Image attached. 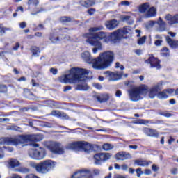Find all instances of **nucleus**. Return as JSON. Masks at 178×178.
I'll return each mask as SVG.
<instances>
[{
	"label": "nucleus",
	"instance_id": "nucleus-10",
	"mask_svg": "<svg viewBox=\"0 0 178 178\" xmlns=\"http://www.w3.org/2000/svg\"><path fill=\"white\" fill-rule=\"evenodd\" d=\"M67 149H73L76 151L77 149H83L84 151H87L88 149V143L78 141L74 142L72 143H70L66 146Z\"/></svg>",
	"mask_w": 178,
	"mask_h": 178
},
{
	"label": "nucleus",
	"instance_id": "nucleus-29",
	"mask_svg": "<svg viewBox=\"0 0 178 178\" xmlns=\"http://www.w3.org/2000/svg\"><path fill=\"white\" fill-rule=\"evenodd\" d=\"M122 22L129 25L133 24V23H134V21L133 20V19L129 15H125L122 17Z\"/></svg>",
	"mask_w": 178,
	"mask_h": 178
},
{
	"label": "nucleus",
	"instance_id": "nucleus-48",
	"mask_svg": "<svg viewBox=\"0 0 178 178\" xmlns=\"http://www.w3.org/2000/svg\"><path fill=\"white\" fill-rule=\"evenodd\" d=\"M115 67L116 68L120 67L121 70H124V66H123L122 65H120V63H115Z\"/></svg>",
	"mask_w": 178,
	"mask_h": 178
},
{
	"label": "nucleus",
	"instance_id": "nucleus-39",
	"mask_svg": "<svg viewBox=\"0 0 178 178\" xmlns=\"http://www.w3.org/2000/svg\"><path fill=\"white\" fill-rule=\"evenodd\" d=\"M58 118H61V119H69V115H67V114L65 113L60 111V115Z\"/></svg>",
	"mask_w": 178,
	"mask_h": 178
},
{
	"label": "nucleus",
	"instance_id": "nucleus-11",
	"mask_svg": "<svg viewBox=\"0 0 178 178\" xmlns=\"http://www.w3.org/2000/svg\"><path fill=\"white\" fill-rule=\"evenodd\" d=\"M112 155L110 153H98L94 155L95 165H101L102 162L110 159Z\"/></svg>",
	"mask_w": 178,
	"mask_h": 178
},
{
	"label": "nucleus",
	"instance_id": "nucleus-15",
	"mask_svg": "<svg viewBox=\"0 0 178 178\" xmlns=\"http://www.w3.org/2000/svg\"><path fill=\"white\" fill-rule=\"evenodd\" d=\"M165 20L167 21L168 24H178V14L174 16H172L170 14H167L165 16Z\"/></svg>",
	"mask_w": 178,
	"mask_h": 178
},
{
	"label": "nucleus",
	"instance_id": "nucleus-34",
	"mask_svg": "<svg viewBox=\"0 0 178 178\" xmlns=\"http://www.w3.org/2000/svg\"><path fill=\"white\" fill-rule=\"evenodd\" d=\"M102 148L104 151H111V149H113V145L109 143H105L103 145Z\"/></svg>",
	"mask_w": 178,
	"mask_h": 178
},
{
	"label": "nucleus",
	"instance_id": "nucleus-42",
	"mask_svg": "<svg viewBox=\"0 0 178 178\" xmlns=\"http://www.w3.org/2000/svg\"><path fill=\"white\" fill-rule=\"evenodd\" d=\"M149 120H140L139 122H136L137 124H148Z\"/></svg>",
	"mask_w": 178,
	"mask_h": 178
},
{
	"label": "nucleus",
	"instance_id": "nucleus-9",
	"mask_svg": "<svg viewBox=\"0 0 178 178\" xmlns=\"http://www.w3.org/2000/svg\"><path fill=\"white\" fill-rule=\"evenodd\" d=\"M58 33V35H56L55 33H51L49 36V40L53 44H57L59 41H62V40H70V36L67 35L63 37V35L60 34V33H69V29L67 28H60Z\"/></svg>",
	"mask_w": 178,
	"mask_h": 178
},
{
	"label": "nucleus",
	"instance_id": "nucleus-14",
	"mask_svg": "<svg viewBox=\"0 0 178 178\" xmlns=\"http://www.w3.org/2000/svg\"><path fill=\"white\" fill-rule=\"evenodd\" d=\"M115 159L118 161H126V159H131V154L126 152H120L115 154Z\"/></svg>",
	"mask_w": 178,
	"mask_h": 178
},
{
	"label": "nucleus",
	"instance_id": "nucleus-6",
	"mask_svg": "<svg viewBox=\"0 0 178 178\" xmlns=\"http://www.w3.org/2000/svg\"><path fill=\"white\" fill-rule=\"evenodd\" d=\"M55 165H56V163L49 159L41 161L39 163H35L34 161L29 162V166L33 168L38 173H41L42 175L51 172L55 168Z\"/></svg>",
	"mask_w": 178,
	"mask_h": 178
},
{
	"label": "nucleus",
	"instance_id": "nucleus-32",
	"mask_svg": "<svg viewBox=\"0 0 178 178\" xmlns=\"http://www.w3.org/2000/svg\"><path fill=\"white\" fill-rule=\"evenodd\" d=\"M168 95L166 94V91L163 90L162 92H160L157 94V98L159 99H166L168 98Z\"/></svg>",
	"mask_w": 178,
	"mask_h": 178
},
{
	"label": "nucleus",
	"instance_id": "nucleus-2",
	"mask_svg": "<svg viewBox=\"0 0 178 178\" xmlns=\"http://www.w3.org/2000/svg\"><path fill=\"white\" fill-rule=\"evenodd\" d=\"M81 56L86 63L92 65V68L96 70H105L112 66L115 59V54L112 51L101 53L97 58H93L88 51L81 53Z\"/></svg>",
	"mask_w": 178,
	"mask_h": 178
},
{
	"label": "nucleus",
	"instance_id": "nucleus-30",
	"mask_svg": "<svg viewBox=\"0 0 178 178\" xmlns=\"http://www.w3.org/2000/svg\"><path fill=\"white\" fill-rule=\"evenodd\" d=\"M31 52L32 53V56H38V54H40V48L33 46L31 47L30 49Z\"/></svg>",
	"mask_w": 178,
	"mask_h": 178
},
{
	"label": "nucleus",
	"instance_id": "nucleus-50",
	"mask_svg": "<svg viewBox=\"0 0 178 178\" xmlns=\"http://www.w3.org/2000/svg\"><path fill=\"white\" fill-rule=\"evenodd\" d=\"M152 169L153 172H158V170H159V168L158 166H156L155 164H153L152 165Z\"/></svg>",
	"mask_w": 178,
	"mask_h": 178
},
{
	"label": "nucleus",
	"instance_id": "nucleus-17",
	"mask_svg": "<svg viewBox=\"0 0 178 178\" xmlns=\"http://www.w3.org/2000/svg\"><path fill=\"white\" fill-rule=\"evenodd\" d=\"M121 35L118 30L112 33L111 35H108V42H115L120 38Z\"/></svg>",
	"mask_w": 178,
	"mask_h": 178
},
{
	"label": "nucleus",
	"instance_id": "nucleus-5",
	"mask_svg": "<svg viewBox=\"0 0 178 178\" xmlns=\"http://www.w3.org/2000/svg\"><path fill=\"white\" fill-rule=\"evenodd\" d=\"M88 73L90 72L86 69L74 67L70 70V74L60 76L58 81L65 84H76L81 81L83 77L88 76Z\"/></svg>",
	"mask_w": 178,
	"mask_h": 178
},
{
	"label": "nucleus",
	"instance_id": "nucleus-51",
	"mask_svg": "<svg viewBox=\"0 0 178 178\" xmlns=\"http://www.w3.org/2000/svg\"><path fill=\"white\" fill-rule=\"evenodd\" d=\"M26 26H27V24L26 23V22H23L19 24L20 29H26Z\"/></svg>",
	"mask_w": 178,
	"mask_h": 178
},
{
	"label": "nucleus",
	"instance_id": "nucleus-31",
	"mask_svg": "<svg viewBox=\"0 0 178 178\" xmlns=\"http://www.w3.org/2000/svg\"><path fill=\"white\" fill-rule=\"evenodd\" d=\"M118 31L120 33V35H127V34H129L130 33V29L125 26L122 29H118Z\"/></svg>",
	"mask_w": 178,
	"mask_h": 178
},
{
	"label": "nucleus",
	"instance_id": "nucleus-40",
	"mask_svg": "<svg viewBox=\"0 0 178 178\" xmlns=\"http://www.w3.org/2000/svg\"><path fill=\"white\" fill-rule=\"evenodd\" d=\"M40 126H42V127H49V128L54 127L52 124L49 122H43L40 124Z\"/></svg>",
	"mask_w": 178,
	"mask_h": 178
},
{
	"label": "nucleus",
	"instance_id": "nucleus-20",
	"mask_svg": "<svg viewBox=\"0 0 178 178\" xmlns=\"http://www.w3.org/2000/svg\"><path fill=\"white\" fill-rule=\"evenodd\" d=\"M79 5L83 6V8H91L95 5V0H81L79 1Z\"/></svg>",
	"mask_w": 178,
	"mask_h": 178
},
{
	"label": "nucleus",
	"instance_id": "nucleus-38",
	"mask_svg": "<svg viewBox=\"0 0 178 178\" xmlns=\"http://www.w3.org/2000/svg\"><path fill=\"white\" fill-rule=\"evenodd\" d=\"M60 114V111L58 110H54L49 114L51 116H56V118H59Z\"/></svg>",
	"mask_w": 178,
	"mask_h": 178
},
{
	"label": "nucleus",
	"instance_id": "nucleus-21",
	"mask_svg": "<svg viewBox=\"0 0 178 178\" xmlns=\"http://www.w3.org/2000/svg\"><path fill=\"white\" fill-rule=\"evenodd\" d=\"M156 15V8L155 7H149L146 12L145 17L147 18L154 17Z\"/></svg>",
	"mask_w": 178,
	"mask_h": 178
},
{
	"label": "nucleus",
	"instance_id": "nucleus-43",
	"mask_svg": "<svg viewBox=\"0 0 178 178\" xmlns=\"http://www.w3.org/2000/svg\"><path fill=\"white\" fill-rule=\"evenodd\" d=\"M8 91V88H6V86L1 85L0 86V92H6Z\"/></svg>",
	"mask_w": 178,
	"mask_h": 178
},
{
	"label": "nucleus",
	"instance_id": "nucleus-19",
	"mask_svg": "<svg viewBox=\"0 0 178 178\" xmlns=\"http://www.w3.org/2000/svg\"><path fill=\"white\" fill-rule=\"evenodd\" d=\"M8 166L9 169H15V168H19L20 166V162L16 159H10L8 161Z\"/></svg>",
	"mask_w": 178,
	"mask_h": 178
},
{
	"label": "nucleus",
	"instance_id": "nucleus-64",
	"mask_svg": "<svg viewBox=\"0 0 178 178\" xmlns=\"http://www.w3.org/2000/svg\"><path fill=\"white\" fill-rule=\"evenodd\" d=\"M0 33L5 34V28L0 26Z\"/></svg>",
	"mask_w": 178,
	"mask_h": 178
},
{
	"label": "nucleus",
	"instance_id": "nucleus-8",
	"mask_svg": "<svg viewBox=\"0 0 178 178\" xmlns=\"http://www.w3.org/2000/svg\"><path fill=\"white\" fill-rule=\"evenodd\" d=\"M46 147L49 149L53 154H58V155H62L65 154V149L63 148V145L62 143L59 142H47L46 143Z\"/></svg>",
	"mask_w": 178,
	"mask_h": 178
},
{
	"label": "nucleus",
	"instance_id": "nucleus-26",
	"mask_svg": "<svg viewBox=\"0 0 178 178\" xmlns=\"http://www.w3.org/2000/svg\"><path fill=\"white\" fill-rule=\"evenodd\" d=\"M166 41L171 48H176L178 47V41L172 40L169 36L166 37Z\"/></svg>",
	"mask_w": 178,
	"mask_h": 178
},
{
	"label": "nucleus",
	"instance_id": "nucleus-58",
	"mask_svg": "<svg viewBox=\"0 0 178 178\" xmlns=\"http://www.w3.org/2000/svg\"><path fill=\"white\" fill-rule=\"evenodd\" d=\"M72 90V86H67L64 88V92H66V91H70Z\"/></svg>",
	"mask_w": 178,
	"mask_h": 178
},
{
	"label": "nucleus",
	"instance_id": "nucleus-24",
	"mask_svg": "<svg viewBox=\"0 0 178 178\" xmlns=\"http://www.w3.org/2000/svg\"><path fill=\"white\" fill-rule=\"evenodd\" d=\"M149 8H151V5H149V3H145L139 6L138 10L140 13H147Z\"/></svg>",
	"mask_w": 178,
	"mask_h": 178
},
{
	"label": "nucleus",
	"instance_id": "nucleus-47",
	"mask_svg": "<svg viewBox=\"0 0 178 178\" xmlns=\"http://www.w3.org/2000/svg\"><path fill=\"white\" fill-rule=\"evenodd\" d=\"M88 15H90V16H92V15H94V13H95V8H90L88 10Z\"/></svg>",
	"mask_w": 178,
	"mask_h": 178
},
{
	"label": "nucleus",
	"instance_id": "nucleus-18",
	"mask_svg": "<svg viewBox=\"0 0 178 178\" xmlns=\"http://www.w3.org/2000/svg\"><path fill=\"white\" fill-rule=\"evenodd\" d=\"M123 76V73L120 72H111L110 77L108 78L109 81H118L120 80Z\"/></svg>",
	"mask_w": 178,
	"mask_h": 178
},
{
	"label": "nucleus",
	"instance_id": "nucleus-53",
	"mask_svg": "<svg viewBox=\"0 0 178 178\" xmlns=\"http://www.w3.org/2000/svg\"><path fill=\"white\" fill-rule=\"evenodd\" d=\"M19 48H20V44L19 42H17L15 44V46L13 47V49L14 51H17V49H19Z\"/></svg>",
	"mask_w": 178,
	"mask_h": 178
},
{
	"label": "nucleus",
	"instance_id": "nucleus-16",
	"mask_svg": "<svg viewBox=\"0 0 178 178\" xmlns=\"http://www.w3.org/2000/svg\"><path fill=\"white\" fill-rule=\"evenodd\" d=\"M105 26L108 30H115V29L119 26V22H118L116 19L107 21L105 24Z\"/></svg>",
	"mask_w": 178,
	"mask_h": 178
},
{
	"label": "nucleus",
	"instance_id": "nucleus-1",
	"mask_svg": "<svg viewBox=\"0 0 178 178\" xmlns=\"http://www.w3.org/2000/svg\"><path fill=\"white\" fill-rule=\"evenodd\" d=\"M44 136L42 134H29V135H19L13 138H1L0 139V159H2L5 156V154L2 153L3 151H8L12 152L13 148L6 147L3 145H20V144H26L27 143H39L42 141Z\"/></svg>",
	"mask_w": 178,
	"mask_h": 178
},
{
	"label": "nucleus",
	"instance_id": "nucleus-33",
	"mask_svg": "<svg viewBox=\"0 0 178 178\" xmlns=\"http://www.w3.org/2000/svg\"><path fill=\"white\" fill-rule=\"evenodd\" d=\"M61 23H70V22H73V18L70 17H62L60 19Z\"/></svg>",
	"mask_w": 178,
	"mask_h": 178
},
{
	"label": "nucleus",
	"instance_id": "nucleus-28",
	"mask_svg": "<svg viewBox=\"0 0 178 178\" xmlns=\"http://www.w3.org/2000/svg\"><path fill=\"white\" fill-rule=\"evenodd\" d=\"M75 90H78L79 91H87L88 90V85L87 83H80L76 86Z\"/></svg>",
	"mask_w": 178,
	"mask_h": 178
},
{
	"label": "nucleus",
	"instance_id": "nucleus-35",
	"mask_svg": "<svg viewBox=\"0 0 178 178\" xmlns=\"http://www.w3.org/2000/svg\"><path fill=\"white\" fill-rule=\"evenodd\" d=\"M169 49H168L167 47L163 48V49L161 51V55L162 56H169Z\"/></svg>",
	"mask_w": 178,
	"mask_h": 178
},
{
	"label": "nucleus",
	"instance_id": "nucleus-7",
	"mask_svg": "<svg viewBox=\"0 0 178 178\" xmlns=\"http://www.w3.org/2000/svg\"><path fill=\"white\" fill-rule=\"evenodd\" d=\"M28 154L30 158L32 159H36V161H41V159H44L47 155L45 149L42 147L29 149Z\"/></svg>",
	"mask_w": 178,
	"mask_h": 178
},
{
	"label": "nucleus",
	"instance_id": "nucleus-23",
	"mask_svg": "<svg viewBox=\"0 0 178 178\" xmlns=\"http://www.w3.org/2000/svg\"><path fill=\"white\" fill-rule=\"evenodd\" d=\"M44 104L49 108H59V103L54 100H46L44 102Z\"/></svg>",
	"mask_w": 178,
	"mask_h": 178
},
{
	"label": "nucleus",
	"instance_id": "nucleus-37",
	"mask_svg": "<svg viewBox=\"0 0 178 178\" xmlns=\"http://www.w3.org/2000/svg\"><path fill=\"white\" fill-rule=\"evenodd\" d=\"M159 115L165 116V118H170V116H172V114L168 111H159Z\"/></svg>",
	"mask_w": 178,
	"mask_h": 178
},
{
	"label": "nucleus",
	"instance_id": "nucleus-36",
	"mask_svg": "<svg viewBox=\"0 0 178 178\" xmlns=\"http://www.w3.org/2000/svg\"><path fill=\"white\" fill-rule=\"evenodd\" d=\"M147 40V36H143L142 38H139L138 40V45H143L145 43V41Z\"/></svg>",
	"mask_w": 178,
	"mask_h": 178
},
{
	"label": "nucleus",
	"instance_id": "nucleus-13",
	"mask_svg": "<svg viewBox=\"0 0 178 178\" xmlns=\"http://www.w3.org/2000/svg\"><path fill=\"white\" fill-rule=\"evenodd\" d=\"M145 63L150 65V67H156V69L161 68V64H159V60L155 58L154 56L149 57L147 60H145Z\"/></svg>",
	"mask_w": 178,
	"mask_h": 178
},
{
	"label": "nucleus",
	"instance_id": "nucleus-22",
	"mask_svg": "<svg viewBox=\"0 0 178 178\" xmlns=\"http://www.w3.org/2000/svg\"><path fill=\"white\" fill-rule=\"evenodd\" d=\"M157 24L159 26V31H166V22L159 17L157 21Z\"/></svg>",
	"mask_w": 178,
	"mask_h": 178
},
{
	"label": "nucleus",
	"instance_id": "nucleus-25",
	"mask_svg": "<svg viewBox=\"0 0 178 178\" xmlns=\"http://www.w3.org/2000/svg\"><path fill=\"white\" fill-rule=\"evenodd\" d=\"M134 163L138 165V166H148L152 163V161H147L145 160H135Z\"/></svg>",
	"mask_w": 178,
	"mask_h": 178
},
{
	"label": "nucleus",
	"instance_id": "nucleus-62",
	"mask_svg": "<svg viewBox=\"0 0 178 178\" xmlns=\"http://www.w3.org/2000/svg\"><path fill=\"white\" fill-rule=\"evenodd\" d=\"M114 168H115V169H117L118 170H120V169H121V166L119 165V164H118V163L114 164Z\"/></svg>",
	"mask_w": 178,
	"mask_h": 178
},
{
	"label": "nucleus",
	"instance_id": "nucleus-12",
	"mask_svg": "<svg viewBox=\"0 0 178 178\" xmlns=\"http://www.w3.org/2000/svg\"><path fill=\"white\" fill-rule=\"evenodd\" d=\"M71 178H92V176L90 170H81L72 175Z\"/></svg>",
	"mask_w": 178,
	"mask_h": 178
},
{
	"label": "nucleus",
	"instance_id": "nucleus-41",
	"mask_svg": "<svg viewBox=\"0 0 178 178\" xmlns=\"http://www.w3.org/2000/svg\"><path fill=\"white\" fill-rule=\"evenodd\" d=\"M136 174H137V177H141V175H143L144 172L141 170L140 168H138L136 170Z\"/></svg>",
	"mask_w": 178,
	"mask_h": 178
},
{
	"label": "nucleus",
	"instance_id": "nucleus-46",
	"mask_svg": "<svg viewBox=\"0 0 178 178\" xmlns=\"http://www.w3.org/2000/svg\"><path fill=\"white\" fill-rule=\"evenodd\" d=\"M121 169L124 171L126 172L127 171V169H129V165H127V164H122L121 165Z\"/></svg>",
	"mask_w": 178,
	"mask_h": 178
},
{
	"label": "nucleus",
	"instance_id": "nucleus-52",
	"mask_svg": "<svg viewBox=\"0 0 178 178\" xmlns=\"http://www.w3.org/2000/svg\"><path fill=\"white\" fill-rule=\"evenodd\" d=\"M121 5L124 6H129L130 2L127 1H123L121 2Z\"/></svg>",
	"mask_w": 178,
	"mask_h": 178
},
{
	"label": "nucleus",
	"instance_id": "nucleus-57",
	"mask_svg": "<svg viewBox=\"0 0 178 178\" xmlns=\"http://www.w3.org/2000/svg\"><path fill=\"white\" fill-rule=\"evenodd\" d=\"M161 44H162V40H156L154 42V44L156 45V47H160Z\"/></svg>",
	"mask_w": 178,
	"mask_h": 178
},
{
	"label": "nucleus",
	"instance_id": "nucleus-45",
	"mask_svg": "<svg viewBox=\"0 0 178 178\" xmlns=\"http://www.w3.org/2000/svg\"><path fill=\"white\" fill-rule=\"evenodd\" d=\"M166 92V94H173L175 92V89H170V88H168V89H165L164 90Z\"/></svg>",
	"mask_w": 178,
	"mask_h": 178
},
{
	"label": "nucleus",
	"instance_id": "nucleus-3",
	"mask_svg": "<svg viewBox=\"0 0 178 178\" xmlns=\"http://www.w3.org/2000/svg\"><path fill=\"white\" fill-rule=\"evenodd\" d=\"M162 86H163V81L155 83L150 88H148V86L142 84L140 86L131 88L128 91V94L131 101L134 102L140 101V99H143L147 94L149 98L154 99V98L158 95V92L162 90Z\"/></svg>",
	"mask_w": 178,
	"mask_h": 178
},
{
	"label": "nucleus",
	"instance_id": "nucleus-55",
	"mask_svg": "<svg viewBox=\"0 0 178 178\" xmlns=\"http://www.w3.org/2000/svg\"><path fill=\"white\" fill-rule=\"evenodd\" d=\"M149 133L148 136H150V137H154V136H155V134H154V133H155V130L154 129H149Z\"/></svg>",
	"mask_w": 178,
	"mask_h": 178
},
{
	"label": "nucleus",
	"instance_id": "nucleus-59",
	"mask_svg": "<svg viewBox=\"0 0 178 178\" xmlns=\"http://www.w3.org/2000/svg\"><path fill=\"white\" fill-rule=\"evenodd\" d=\"M50 72L52 73V74H56L58 73V70L55 68H51Z\"/></svg>",
	"mask_w": 178,
	"mask_h": 178
},
{
	"label": "nucleus",
	"instance_id": "nucleus-54",
	"mask_svg": "<svg viewBox=\"0 0 178 178\" xmlns=\"http://www.w3.org/2000/svg\"><path fill=\"white\" fill-rule=\"evenodd\" d=\"M115 97H117V98H120V97H122V91L117 90L115 92Z\"/></svg>",
	"mask_w": 178,
	"mask_h": 178
},
{
	"label": "nucleus",
	"instance_id": "nucleus-63",
	"mask_svg": "<svg viewBox=\"0 0 178 178\" xmlns=\"http://www.w3.org/2000/svg\"><path fill=\"white\" fill-rule=\"evenodd\" d=\"M134 172H136V170H134V168H130L129 169V173H130L131 175L134 174Z\"/></svg>",
	"mask_w": 178,
	"mask_h": 178
},
{
	"label": "nucleus",
	"instance_id": "nucleus-49",
	"mask_svg": "<svg viewBox=\"0 0 178 178\" xmlns=\"http://www.w3.org/2000/svg\"><path fill=\"white\" fill-rule=\"evenodd\" d=\"M93 86L95 88H97V90L102 89V86L99 83H95V84H93Z\"/></svg>",
	"mask_w": 178,
	"mask_h": 178
},
{
	"label": "nucleus",
	"instance_id": "nucleus-60",
	"mask_svg": "<svg viewBox=\"0 0 178 178\" xmlns=\"http://www.w3.org/2000/svg\"><path fill=\"white\" fill-rule=\"evenodd\" d=\"M145 175H151L152 172L151 171L150 169H145L144 172Z\"/></svg>",
	"mask_w": 178,
	"mask_h": 178
},
{
	"label": "nucleus",
	"instance_id": "nucleus-27",
	"mask_svg": "<svg viewBox=\"0 0 178 178\" xmlns=\"http://www.w3.org/2000/svg\"><path fill=\"white\" fill-rule=\"evenodd\" d=\"M109 99V96L108 95H100L97 97V100L102 104V102H106Z\"/></svg>",
	"mask_w": 178,
	"mask_h": 178
},
{
	"label": "nucleus",
	"instance_id": "nucleus-4",
	"mask_svg": "<svg viewBox=\"0 0 178 178\" xmlns=\"http://www.w3.org/2000/svg\"><path fill=\"white\" fill-rule=\"evenodd\" d=\"M101 30H104L103 26H95L89 29V33H85L83 37L86 39V42L92 45V47H95L92 49L93 54H97L98 51H101L102 49V43L100 40L103 41V42H106V44L109 43V38H108V34L104 31H101Z\"/></svg>",
	"mask_w": 178,
	"mask_h": 178
},
{
	"label": "nucleus",
	"instance_id": "nucleus-61",
	"mask_svg": "<svg viewBox=\"0 0 178 178\" xmlns=\"http://www.w3.org/2000/svg\"><path fill=\"white\" fill-rule=\"evenodd\" d=\"M171 173H172V175H177V168H173L171 170Z\"/></svg>",
	"mask_w": 178,
	"mask_h": 178
},
{
	"label": "nucleus",
	"instance_id": "nucleus-44",
	"mask_svg": "<svg viewBox=\"0 0 178 178\" xmlns=\"http://www.w3.org/2000/svg\"><path fill=\"white\" fill-rule=\"evenodd\" d=\"M10 130H13V131H20V127L17 126H11Z\"/></svg>",
	"mask_w": 178,
	"mask_h": 178
},
{
	"label": "nucleus",
	"instance_id": "nucleus-56",
	"mask_svg": "<svg viewBox=\"0 0 178 178\" xmlns=\"http://www.w3.org/2000/svg\"><path fill=\"white\" fill-rule=\"evenodd\" d=\"M129 148H130L131 149H137V148H138V146L136 145H129Z\"/></svg>",
	"mask_w": 178,
	"mask_h": 178
}]
</instances>
